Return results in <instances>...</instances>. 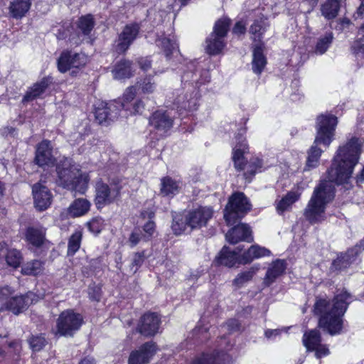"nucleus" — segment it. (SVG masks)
I'll return each mask as SVG.
<instances>
[{"mask_svg": "<svg viewBox=\"0 0 364 364\" xmlns=\"http://www.w3.org/2000/svg\"><path fill=\"white\" fill-rule=\"evenodd\" d=\"M225 46L224 38L214 33H211L206 40L205 49L210 55L219 54Z\"/></svg>", "mask_w": 364, "mask_h": 364, "instance_id": "obj_37", "label": "nucleus"}, {"mask_svg": "<svg viewBox=\"0 0 364 364\" xmlns=\"http://www.w3.org/2000/svg\"><path fill=\"white\" fill-rule=\"evenodd\" d=\"M182 188V183L171 177L166 176L161 179L160 194L165 197L173 198Z\"/></svg>", "mask_w": 364, "mask_h": 364, "instance_id": "obj_24", "label": "nucleus"}, {"mask_svg": "<svg viewBox=\"0 0 364 364\" xmlns=\"http://www.w3.org/2000/svg\"><path fill=\"white\" fill-rule=\"evenodd\" d=\"M15 291L9 286L0 287V306L9 300Z\"/></svg>", "mask_w": 364, "mask_h": 364, "instance_id": "obj_52", "label": "nucleus"}, {"mask_svg": "<svg viewBox=\"0 0 364 364\" xmlns=\"http://www.w3.org/2000/svg\"><path fill=\"white\" fill-rule=\"evenodd\" d=\"M364 250V241L360 242L359 245L349 250L346 254L338 257L334 262L333 266L336 269L346 268L348 265L355 261V257Z\"/></svg>", "mask_w": 364, "mask_h": 364, "instance_id": "obj_25", "label": "nucleus"}, {"mask_svg": "<svg viewBox=\"0 0 364 364\" xmlns=\"http://www.w3.org/2000/svg\"><path fill=\"white\" fill-rule=\"evenodd\" d=\"M279 333V330L274 329V330H267L265 331V336L267 338H272L275 336H277Z\"/></svg>", "mask_w": 364, "mask_h": 364, "instance_id": "obj_61", "label": "nucleus"}, {"mask_svg": "<svg viewBox=\"0 0 364 364\" xmlns=\"http://www.w3.org/2000/svg\"><path fill=\"white\" fill-rule=\"evenodd\" d=\"M3 256L5 257L7 265L14 269L19 267L23 259L19 251L16 249H9L8 247Z\"/></svg>", "mask_w": 364, "mask_h": 364, "instance_id": "obj_41", "label": "nucleus"}, {"mask_svg": "<svg viewBox=\"0 0 364 364\" xmlns=\"http://www.w3.org/2000/svg\"><path fill=\"white\" fill-rule=\"evenodd\" d=\"M268 26L269 24L266 18L262 16L255 19L250 28L251 38L255 42L260 43Z\"/></svg>", "mask_w": 364, "mask_h": 364, "instance_id": "obj_33", "label": "nucleus"}, {"mask_svg": "<svg viewBox=\"0 0 364 364\" xmlns=\"http://www.w3.org/2000/svg\"><path fill=\"white\" fill-rule=\"evenodd\" d=\"M57 183L65 188L85 193L87 188L90 177L87 173H82L79 166L73 164L72 161L65 159L58 164Z\"/></svg>", "mask_w": 364, "mask_h": 364, "instance_id": "obj_4", "label": "nucleus"}, {"mask_svg": "<svg viewBox=\"0 0 364 364\" xmlns=\"http://www.w3.org/2000/svg\"><path fill=\"white\" fill-rule=\"evenodd\" d=\"M225 237L231 244H236L240 241L252 242L253 240L250 227L245 223H241L230 229Z\"/></svg>", "mask_w": 364, "mask_h": 364, "instance_id": "obj_21", "label": "nucleus"}, {"mask_svg": "<svg viewBox=\"0 0 364 364\" xmlns=\"http://www.w3.org/2000/svg\"><path fill=\"white\" fill-rule=\"evenodd\" d=\"M213 215V210L210 207L200 206L189 210L186 213V219L191 229L200 228L206 225Z\"/></svg>", "mask_w": 364, "mask_h": 364, "instance_id": "obj_10", "label": "nucleus"}, {"mask_svg": "<svg viewBox=\"0 0 364 364\" xmlns=\"http://www.w3.org/2000/svg\"><path fill=\"white\" fill-rule=\"evenodd\" d=\"M358 180L360 181L364 180V167L363 168L360 173L358 176Z\"/></svg>", "mask_w": 364, "mask_h": 364, "instance_id": "obj_64", "label": "nucleus"}, {"mask_svg": "<svg viewBox=\"0 0 364 364\" xmlns=\"http://www.w3.org/2000/svg\"><path fill=\"white\" fill-rule=\"evenodd\" d=\"M350 299V294L344 289H338L333 299L326 295L316 296L313 311L319 316V326L331 336L341 333L343 325V316Z\"/></svg>", "mask_w": 364, "mask_h": 364, "instance_id": "obj_2", "label": "nucleus"}, {"mask_svg": "<svg viewBox=\"0 0 364 364\" xmlns=\"http://www.w3.org/2000/svg\"><path fill=\"white\" fill-rule=\"evenodd\" d=\"M141 92L144 94H151L156 90V84L151 80L150 77L144 78L143 82L139 85Z\"/></svg>", "mask_w": 364, "mask_h": 364, "instance_id": "obj_51", "label": "nucleus"}, {"mask_svg": "<svg viewBox=\"0 0 364 364\" xmlns=\"http://www.w3.org/2000/svg\"><path fill=\"white\" fill-rule=\"evenodd\" d=\"M29 344L31 348L34 351H38L41 349L43 348V347L46 344V339L43 336H32L29 339Z\"/></svg>", "mask_w": 364, "mask_h": 364, "instance_id": "obj_50", "label": "nucleus"}, {"mask_svg": "<svg viewBox=\"0 0 364 364\" xmlns=\"http://www.w3.org/2000/svg\"><path fill=\"white\" fill-rule=\"evenodd\" d=\"M120 188L115 186H109L102 182H98L95 187V205L98 209L113 203L119 196Z\"/></svg>", "mask_w": 364, "mask_h": 364, "instance_id": "obj_9", "label": "nucleus"}, {"mask_svg": "<svg viewBox=\"0 0 364 364\" xmlns=\"http://www.w3.org/2000/svg\"><path fill=\"white\" fill-rule=\"evenodd\" d=\"M136 94V90L135 87L131 86L126 89L121 100V107L122 109L125 110L129 109V106L134 100Z\"/></svg>", "mask_w": 364, "mask_h": 364, "instance_id": "obj_47", "label": "nucleus"}, {"mask_svg": "<svg viewBox=\"0 0 364 364\" xmlns=\"http://www.w3.org/2000/svg\"><path fill=\"white\" fill-rule=\"evenodd\" d=\"M191 80L193 81H197V82L200 85L205 83L206 82H208L210 80V76L208 73V72L205 73V76L200 80L194 79L193 75H192Z\"/></svg>", "mask_w": 364, "mask_h": 364, "instance_id": "obj_59", "label": "nucleus"}, {"mask_svg": "<svg viewBox=\"0 0 364 364\" xmlns=\"http://www.w3.org/2000/svg\"><path fill=\"white\" fill-rule=\"evenodd\" d=\"M268 167V165L265 164L262 159L255 157L251 159L248 166L247 171L245 173V176L249 181L251 180L253 176L257 172H262Z\"/></svg>", "mask_w": 364, "mask_h": 364, "instance_id": "obj_40", "label": "nucleus"}, {"mask_svg": "<svg viewBox=\"0 0 364 364\" xmlns=\"http://www.w3.org/2000/svg\"><path fill=\"white\" fill-rule=\"evenodd\" d=\"M143 109V102L141 100H136L130 105L129 109H127L126 111H128L130 114H135L141 112Z\"/></svg>", "mask_w": 364, "mask_h": 364, "instance_id": "obj_53", "label": "nucleus"}, {"mask_svg": "<svg viewBox=\"0 0 364 364\" xmlns=\"http://www.w3.org/2000/svg\"><path fill=\"white\" fill-rule=\"evenodd\" d=\"M333 39V35L331 32L326 33L321 36L316 43L315 53L318 55H322L326 53L330 47Z\"/></svg>", "mask_w": 364, "mask_h": 364, "instance_id": "obj_42", "label": "nucleus"}, {"mask_svg": "<svg viewBox=\"0 0 364 364\" xmlns=\"http://www.w3.org/2000/svg\"><path fill=\"white\" fill-rule=\"evenodd\" d=\"M240 259V256H238V252L230 251L228 247H224L214 262L218 265L232 267L237 263L241 264Z\"/></svg>", "mask_w": 364, "mask_h": 364, "instance_id": "obj_30", "label": "nucleus"}, {"mask_svg": "<svg viewBox=\"0 0 364 364\" xmlns=\"http://www.w3.org/2000/svg\"><path fill=\"white\" fill-rule=\"evenodd\" d=\"M149 122L160 135L165 134L173 125L171 117L163 111L155 112L151 117Z\"/></svg>", "mask_w": 364, "mask_h": 364, "instance_id": "obj_19", "label": "nucleus"}, {"mask_svg": "<svg viewBox=\"0 0 364 364\" xmlns=\"http://www.w3.org/2000/svg\"><path fill=\"white\" fill-rule=\"evenodd\" d=\"M230 20L228 18H222L215 22L213 32L215 35L224 38L229 29Z\"/></svg>", "mask_w": 364, "mask_h": 364, "instance_id": "obj_46", "label": "nucleus"}, {"mask_svg": "<svg viewBox=\"0 0 364 364\" xmlns=\"http://www.w3.org/2000/svg\"><path fill=\"white\" fill-rule=\"evenodd\" d=\"M361 3L354 14L355 18H363L364 14V0H360Z\"/></svg>", "mask_w": 364, "mask_h": 364, "instance_id": "obj_57", "label": "nucleus"}, {"mask_svg": "<svg viewBox=\"0 0 364 364\" xmlns=\"http://www.w3.org/2000/svg\"><path fill=\"white\" fill-rule=\"evenodd\" d=\"M141 240H144L143 235L139 230H134L130 235L129 242L132 247L136 246Z\"/></svg>", "mask_w": 364, "mask_h": 364, "instance_id": "obj_54", "label": "nucleus"}, {"mask_svg": "<svg viewBox=\"0 0 364 364\" xmlns=\"http://www.w3.org/2000/svg\"><path fill=\"white\" fill-rule=\"evenodd\" d=\"M159 316L154 313H147L141 317L138 329L142 335L151 336L159 332Z\"/></svg>", "mask_w": 364, "mask_h": 364, "instance_id": "obj_16", "label": "nucleus"}, {"mask_svg": "<svg viewBox=\"0 0 364 364\" xmlns=\"http://www.w3.org/2000/svg\"><path fill=\"white\" fill-rule=\"evenodd\" d=\"M337 123V117L334 115L326 114L318 117L316 136L313 145L308 151L305 170H310L318 166L323 152L318 145L322 144L325 147H328L333 141Z\"/></svg>", "mask_w": 364, "mask_h": 364, "instance_id": "obj_3", "label": "nucleus"}, {"mask_svg": "<svg viewBox=\"0 0 364 364\" xmlns=\"http://www.w3.org/2000/svg\"><path fill=\"white\" fill-rule=\"evenodd\" d=\"M156 43L164 52L167 60L170 59L171 55L178 53V46L176 43L174 36H161L156 39Z\"/></svg>", "mask_w": 364, "mask_h": 364, "instance_id": "obj_28", "label": "nucleus"}, {"mask_svg": "<svg viewBox=\"0 0 364 364\" xmlns=\"http://www.w3.org/2000/svg\"><path fill=\"white\" fill-rule=\"evenodd\" d=\"M341 7L340 0H326L321 7L322 16L328 19L335 18Z\"/></svg>", "mask_w": 364, "mask_h": 364, "instance_id": "obj_38", "label": "nucleus"}, {"mask_svg": "<svg viewBox=\"0 0 364 364\" xmlns=\"http://www.w3.org/2000/svg\"><path fill=\"white\" fill-rule=\"evenodd\" d=\"M302 342L308 352H314L316 358L321 359L330 354L326 344L321 343V337L318 330L313 329L304 333Z\"/></svg>", "mask_w": 364, "mask_h": 364, "instance_id": "obj_7", "label": "nucleus"}, {"mask_svg": "<svg viewBox=\"0 0 364 364\" xmlns=\"http://www.w3.org/2000/svg\"><path fill=\"white\" fill-rule=\"evenodd\" d=\"M48 85L49 79L47 77H44L39 82H37L27 91L23 97V102L31 101L38 97L45 92Z\"/></svg>", "mask_w": 364, "mask_h": 364, "instance_id": "obj_35", "label": "nucleus"}, {"mask_svg": "<svg viewBox=\"0 0 364 364\" xmlns=\"http://www.w3.org/2000/svg\"><path fill=\"white\" fill-rule=\"evenodd\" d=\"M46 230L42 227H29L26 233V238L36 247L41 246L45 240Z\"/></svg>", "mask_w": 364, "mask_h": 364, "instance_id": "obj_36", "label": "nucleus"}, {"mask_svg": "<svg viewBox=\"0 0 364 364\" xmlns=\"http://www.w3.org/2000/svg\"><path fill=\"white\" fill-rule=\"evenodd\" d=\"M228 326L229 327H231V329H230L231 331H235V330L237 329V328H238V323L236 320L229 321L228 323Z\"/></svg>", "mask_w": 364, "mask_h": 364, "instance_id": "obj_62", "label": "nucleus"}, {"mask_svg": "<svg viewBox=\"0 0 364 364\" xmlns=\"http://www.w3.org/2000/svg\"><path fill=\"white\" fill-rule=\"evenodd\" d=\"M82 323V317L73 310L63 311L57 320V333L71 336L78 331Z\"/></svg>", "mask_w": 364, "mask_h": 364, "instance_id": "obj_6", "label": "nucleus"}, {"mask_svg": "<svg viewBox=\"0 0 364 364\" xmlns=\"http://www.w3.org/2000/svg\"><path fill=\"white\" fill-rule=\"evenodd\" d=\"M250 209L251 205L244 193H236L229 199L225 210L224 218L228 225H232L244 217Z\"/></svg>", "mask_w": 364, "mask_h": 364, "instance_id": "obj_5", "label": "nucleus"}, {"mask_svg": "<svg viewBox=\"0 0 364 364\" xmlns=\"http://www.w3.org/2000/svg\"><path fill=\"white\" fill-rule=\"evenodd\" d=\"M301 195L299 188L288 192L280 200L276 202V209L278 213L282 214L284 211L289 210L291 205L297 201Z\"/></svg>", "mask_w": 364, "mask_h": 364, "instance_id": "obj_29", "label": "nucleus"}, {"mask_svg": "<svg viewBox=\"0 0 364 364\" xmlns=\"http://www.w3.org/2000/svg\"><path fill=\"white\" fill-rule=\"evenodd\" d=\"M138 63L141 68L144 71L148 70L151 68V61L147 58H141L139 60Z\"/></svg>", "mask_w": 364, "mask_h": 364, "instance_id": "obj_56", "label": "nucleus"}, {"mask_svg": "<svg viewBox=\"0 0 364 364\" xmlns=\"http://www.w3.org/2000/svg\"><path fill=\"white\" fill-rule=\"evenodd\" d=\"M271 255L272 252L269 250L258 245H253L240 256V262L246 264L252 262L254 259Z\"/></svg>", "mask_w": 364, "mask_h": 364, "instance_id": "obj_22", "label": "nucleus"}, {"mask_svg": "<svg viewBox=\"0 0 364 364\" xmlns=\"http://www.w3.org/2000/svg\"><path fill=\"white\" fill-rule=\"evenodd\" d=\"M189 227L185 215L177 214L173 218L171 228L176 235L182 234Z\"/></svg>", "mask_w": 364, "mask_h": 364, "instance_id": "obj_44", "label": "nucleus"}, {"mask_svg": "<svg viewBox=\"0 0 364 364\" xmlns=\"http://www.w3.org/2000/svg\"><path fill=\"white\" fill-rule=\"evenodd\" d=\"M31 0H11L9 6L10 16L15 19H21L30 10Z\"/></svg>", "mask_w": 364, "mask_h": 364, "instance_id": "obj_27", "label": "nucleus"}, {"mask_svg": "<svg viewBox=\"0 0 364 364\" xmlns=\"http://www.w3.org/2000/svg\"><path fill=\"white\" fill-rule=\"evenodd\" d=\"M226 338H221V343L218 346L216 354H203L196 358L191 364H228L231 361L230 356L223 350V346L226 344Z\"/></svg>", "mask_w": 364, "mask_h": 364, "instance_id": "obj_15", "label": "nucleus"}, {"mask_svg": "<svg viewBox=\"0 0 364 364\" xmlns=\"http://www.w3.org/2000/svg\"><path fill=\"white\" fill-rule=\"evenodd\" d=\"M259 269V265H255L251 267L249 269L238 274L232 282L233 285L237 288L243 287L252 279Z\"/></svg>", "mask_w": 364, "mask_h": 364, "instance_id": "obj_39", "label": "nucleus"}, {"mask_svg": "<svg viewBox=\"0 0 364 364\" xmlns=\"http://www.w3.org/2000/svg\"><path fill=\"white\" fill-rule=\"evenodd\" d=\"M113 77L116 80H124L133 76L132 63L129 60H122L117 62L112 70Z\"/></svg>", "mask_w": 364, "mask_h": 364, "instance_id": "obj_31", "label": "nucleus"}, {"mask_svg": "<svg viewBox=\"0 0 364 364\" xmlns=\"http://www.w3.org/2000/svg\"><path fill=\"white\" fill-rule=\"evenodd\" d=\"M34 294L29 292L25 295L13 294L8 301L0 306V312L9 310L14 314H18L26 310L33 302Z\"/></svg>", "mask_w": 364, "mask_h": 364, "instance_id": "obj_11", "label": "nucleus"}, {"mask_svg": "<svg viewBox=\"0 0 364 364\" xmlns=\"http://www.w3.org/2000/svg\"><path fill=\"white\" fill-rule=\"evenodd\" d=\"M157 350L158 348L154 343H145L130 353L128 364H146L149 363Z\"/></svg>", "mask_w": 364, "mask_h": 364, "instance_id": "obj_12", "label": "nucleus"}, {"mask_svg": "<svg viewBox=\"0 0 364 364\" xmlns=\"http://www.w3.org/2000/svg\"><path fill=\"white\" fill-rule=\"evenodd\" d=\"M246 31V23L243 21H237L232 29V33L240 36L244 34Z\"/></svg>", "mask_w": 364, "mask_h": 364, "instance_id": "obj_55", "label": "nucleus"}, {"mask_svg": "<svg viewBox=\"0 0 364 364\" xmlns=\"http://www.w3.org/2000/svg\"><path fill=\"white\" fill-rule=\"evenodd\" d=\"M80 364H95L94 360L92 358H85L81 360Z\"/></svg>", "mask_w": 364, "mask_h": 364, "instance_id": "obj_63", "label": "nucleus"}, {"mask_svg": "<svg viewBox=\"0 0 364 364\" xmlns=\"http://www.w3.org/2000/svg\"><path fill=\"white\" fill-rule=\"evenodd\" d=\"M91 208V203L86 198H77L74 200L67 209V214L70 218H79L88 213Z\"/></svg>", "mask_w": 364, "mask_h": 364, "instance_id": "obj_23", "label": "nucleus"}, {"mask_svg": "<svg viewBox=\"0 0 364 364\" xmlns=\"http://www.w3.org/2000/svg\"><path fill=\"white\" fill-rule=\"evenodd\" d=\"M363 144V139L352 137L338 149L327 171L328 180L322 181L315 188L304 210V215L311 223L325 219L326 205L334 198V185L348 183L354 167L358 163Z\"/></svg>", "mask_w": 364, "mask_h": 364, "instance_id": "obj_1", "label": "nucleus"}, {"mask_svg": "<svg viewBox=\"0 0 364 364\" xmlns=\"http://www.w3.org/2000/svg\"><path fill=\"white\" fill-rule=\"evenodd\" d=\"M43 271V263L39 260H33L26 263L21 268V273L25 275H38Z\"/></svg>", "mask_w": 364, "mask_h": 364, "instance_id": "obj_43", "label": "nucleus"}, {"mask_svg": "<svg viewBox=\"0 0 364 364\" xmlns=\"http://www.w3.org/2000/svg\"><path fill=\"white\" fill-rule=\"evenodd\" d=\"M82 240L81 231H75L72 234L68 240V255H73L80 249Z\"/></svg>", "mask_w": 364, "mask_h": 364, "instance_id": "obj_45", "label": "nucleus"}, {"mask_svg": "<svg viewBox=\"0 0 364 364\" xmlns=\"http://www.w3.org/2000/svg\"><path fill=\"white\" fill-rule=\"evenodd\" d=\"M103 225L104 220L100 217L94 218L87 223L89 230L95 234L100 233L103 228Z\"/></svg>", "mask_w": 364, "mask_h": 364, "instance_id": "obj_49", "label": "nucleus"}, {"mask_svg": "<svg viewBox=\"0 0 364 364\" xmlns=\"http://www.w3.org/2000/svg\"><path fill=\"white\" fill-rule=\"evenodd\" d=\"M89 58L82 53H75L71 51H63L58 60V68L60 72L65 73L71 68L80 69L88 63Z\"/></svg>", "mask_w": 364, "mask_h": 364, "instance_id": "obj_8", "label": "nucleus"}, {"mask_svg": "<svg viewBox=\"0 0 364 364\" xmlns=\"http://www.w3.org/2000/svg\"><path fill=\"white\" fill-rule=\"evenodd\" d=\"M245 134V130H242L240 136L237 138V144L232 150V160L235 168L238 171L244 169L246 162L244 154L247 153L249 150L246 139L243 137Z\"/></svg>", "mask_w": 364, "mask_h": 364, "instance_id": "obj_17", "label": "nucleus"}, {"mask_svg": "<svg viewBox=\"0 0 364 364\" xmlns=\"http://www.w3.org/2000/svg\"><path fill=\"white\" fill-rule=\"evenodd\" d=\"M287 264L283 259H275L272 262L267 269L263 279V284L269 287L285 272Z\"/></svg>", "mask_w": 364, "mask_h": 364, "instance_id": "obj_20", "label": "nucleus"}, {"mask_svg": "<svg viewBox=\"0 0 364 364\" xmlns=\"http://www.w3.org/2000/svg\"><path fill=\"white\" fill-rule=\"evenodd\" d=\"M35 162L41 167L54 165L55 157L53 154V146L49 140H43L37 145Z\"/></svg>", "mask_w": 364, "mask_h": 364, "instance_id": "obj_14", "label": "nucleus"}, {"mask_svg": "<svg viewBox=\"0 0 364 364\" xmlns=\"http://www.w3.org/2000/svg\"><path fill=\"white\" fill-rule=\"evenodd\" d=\"M139 26L137 24L127 25L119 36L117 44V50L119 53L126 51L139 33Z\"/></svg>", "mask_w": 364, "mask_h": 364, "instance_id": "obj_18", "label": "nucleus"}, {"mask_svg": "<svg viewBox=\"0 0 364 364\" xmlns=\"http://www.w3.org/2000/svg\"><path fill=\"white\" fill-rule=\"evenodd\" d=\"M141 215L144 219H149L143 225L144 234H142L144 240L148 241L153 237L156 232V224L152 220L154 218L155 213L151 210H146L141 212Z\"/></svg>", "mask_w": 364, "mask_h": 364, "instance_id": "obj_34", "label": "nucleus"}, {"mask_svg": "<svg viewBox=\"0 0 364 364\" xmlns=\"http://www.w3.org/2000/svg\"><path fill=\"white\" fill-rule=\"evenodd\" d=\"M7 250V244L5 241L0 239V259L2 258V255H4Z\"/></svg>", "mask_w": 364, "mask_h": 364, "instance_id": "obj_60", "label": "nucleus"}, {"mask_svg": "<svg viewBox=\"0 0 364 364\" xmlns=\"http://www.w3.org/2000/svg\"><path fill=\"white\" fill-rule=\"evenodd\" d=\"M143 259H143L142 255H141L139 253L135 254L134 259H133L132 265L136 266V267L140 266L143 262Z\"/></svg>", "mask_w": 364, "mask_h": 364, "instance_id": "obj_58", "label": "nucleus"}, {"mask_svg": "<svg viewBox=\"0 0 364 364\" xmlns=\"http://www.w3.org/2000/svg\"><path fill=\"white\" fill-rule=\"evenodd\" d=\"M32 193L34 205L38 210L42 211L50 207L53 201V194L41 181L33 186Z\"/></svg>", "mask_w": 364, "mask_h": 364, "instance_id": "obj_13", "label": "nucleus"}, {"mask_svg": "<svg viewBox=\"0 0 364 364\" xmlns=\"http://www.w3.org/2000/svg\"><path fill=\"white\" fill-rule=\"evenodd\" d=\"M93 26V18L91 15L82 16L79 20L78 27L85 34H88L92 29Z\"/></svg>", "mask_w": 364, "mask_h": 364, "instance_id": "obj_48", "label": "nucleus"}, {"mask_svg": "<svg viewBox=\"0 0 364 364\" xmlns=\"http://www.w3.org/2000/svg\"><path fill=\"white\" fill-rule=\"evenodd\" d=\"M266 64L267 59L263 53V48L262 45L255 46L252 51V71L257 75L261 74Z\"/></svg>", "mask_w": 364, "mask_h": 364, "instance_id": "obj_32", "label": "nucleus"}, {"mask_svg": "<svg viewBox=\"0 0 364 364\" xmlns=\"http://www.w3.org/2000/svg\"><path fill=\"white\" fill-rule=\"evenodd\" d=\"M117 105L114 103L106 104L101 103L95 109V118L99 124L106 122L107 120H112L117 117V112H116Z\"/></svg>", "mask_w": 364, "mask_h": 364, "instance_id": "obj_26", "label": "nucleus"}]
</instances>
